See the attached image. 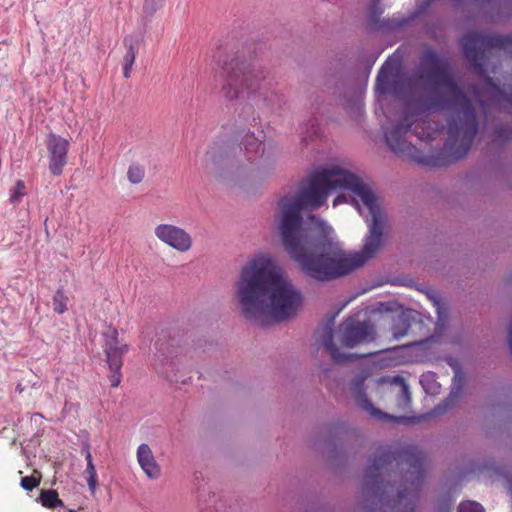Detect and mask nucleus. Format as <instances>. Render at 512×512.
Instances as JSON below:
<instances>
[{
    "label": "nucleus",
    "instance_id": "4",
    "mask_svg": "<svg viewBox=\"0 0 512 512\" xmlns=\"http://www.w3.org/2000/svg\"><path fill=\"white\" fill-rule=\"evenodd\" d=\"M426 476V455L414 445L379 447L364 478V493L379 497L389 512H414Z\"/></svg>",
    "mask_w": 512,
    "mask_h": 512
},
{
    "label": "nucleus",
    "instance_id": "30",
    "mask_svg": "<svg viewBox=\"0 0 512 512\" xmlns=\"http://www.w3.org/2000/svg\"><path fill=\"white\" fill-rule=\"evenodd\" d=\"M345 201H346V197H345L344 195H338V196L334 199V201H333V205H334V206H336V205H338V204H340V203H343V202H345Z\"/></svg>",
    "mask_w": 512,
    "mask_h": 512
},
{
    "label": "nucleus",
    "instance_id": "26",
    "mask_svg": "<svg viewBox=\"0 0 512 512\" xmlns=\"http://www.w3.org/2000/svg\"><path fill=\"white\" fill-rule=\"evenodd\" d=\"M25 195V184L18 180L13 189L10 190V202L17 203Z\"/></svg>",
    "mask_w": 512,
    "mask_h": 512
},
{
    "label": "nucleus",
    "instance_id": "16",
    "mask_svg": "<svg viewBox=\"0 0 512 512\" xmlns=\"http://www.w3.org/2000/svg\"><path fill=\"white\" fill-rule=\"evenodd\" d=\"M410 328V313L402 311L392 317L390 331L394 339H400L408 335Z\"/></svg>",
    "mask_w": 512,
    "mask_h": 512
},
{
    "label": "nucleus",
    "instance_id": "10",
    "mask_svg": "<svg viewBox=\"0 0 512 512\" xmlns=\"http://www.w3.org/2000/svg\"><path fill=\"white\" fill-rule=\"evenodd\" d=\"M342 345L353 348L373 338V328L367 322H360L353 317L347 318L339 327Z\"/></svg>",
    "mask_w": 512,
    "mask_h": 512
},
{
    "label": "nucleus",
    "instance_id": "3",
    "mask_svg": "<svg viewBox=\"0 0 512 512\" xmlns=\"http://www.w3.org/2000/svg\"><path fill=\"white\" fill-rule=\"evenodd\" d=\"M236 298L246 319L260 326L294 317L302 294L268 254H257L241 269Z\"/></svg>",
    "mask_w": 512,
    "mask_h": 512
},
{
    "label": "nucleus",
    "instance_id": "8",
    "mask_svg": "<svg viewBox=\"0 0 512 512\" xmlns=\"http://www.w3.org/2000/svg\"><path fill=\"white\" fill-rule=\"evenodd\" d=\"M156 238L174 250L185 253L192 248L193 239L188 231L173 224H158L154 229Z\"/></svg>",
    "mask_w": 512,
    "mask_h": 512
},
{
    "label": "nucleus",
    "instance_id": "17",
    "mask_svg": "<svg viewBox=\"0 0 512 512\" xmlns=\"http://www.w3.org/2000/svg\"><path fill=\"white\" fill-rule=\"evenodd\" d=\"M241 145L245 150V155L248 161H253L260 152L263 151L262 143L254 136L253 133L245 132L241 137Z\"/></svg>",
    "mask_w": 512,
    "mask_h": 512
},
{
    "label": "nucleus",
    "instance_id": "27",
    "mask_svg": "<svg viewBox=\"0 0 512 512\" xmlns=\"http://www.w3.org/2000/svg\"><path fill=\"white\" fill-rule=\"evenodd\" d=\"M164 0H144L143 11L152 16L163 6Z\"/></svg>",
    "mask_w": 512,
    "mask_h": 512
},
{
    "label": "nucleus",
    "instance_id": "6",
    "mask_svg": "<svg viewBox=\"0 0 512 512\" xmlns=\"http://www.w3.org/2000/svg\"><path fill=\"white\" fill-rule=\"evenodd\" d=\"M267 74L260 65L248 62L236 54L229 55L222 67V92L228 100L239 99L245 91L261 89Z\"/></svg>",
    "mask_w": 512,
    "mask_h": 512
},
{
    "label": "nucleus",
    "instance_id": "12",
    "mask_svg": "<svg viewBox=\"0 0 512 512\" xmlns=\"http://www.w3.org/2000/svg\"><path fill=\"white\" fill-rule=\"evenodd\" d=\"M118 330L115 327L109 326L103 333L104 338V351L106 360L110 369L121 370L123 365V356L128 352L126 344H119Z\"/></svg>",
    "mask_w": 512,
    "mask_h": 512
},
{
    "label": "nucleus",
    "instance_id": "34",
    "mask_svg": "<svg viewBox=\"0 0 512 512\" xmlns=\"http://www.w3.org/2000/svg\"><path fill=\"white\" fill-rule=\"evenodd\" d=\"M437 106L440 108H444L445 105H444V103H439Z\"/></svg>",
    "mask_w": 512,
    "mask_h": 512
},
{
    "label": "nucleus",
    "instance_id": "23",
    "mask_svg": "<svg viewBox=\"0 0 512 512\" xmlns=\"http://www.w3.org/2000/svg\"><path fill=\"white\" fill-rule=\"evenodd\" d=\"M40 482L41 475L35 470L33 475L22 477L20 485L24 490L32 491L34 488L39 486Z\"/></svg>",
    "mask_w": 512,
    "mask_h": 512
},
{
    "label": "nucleus",
    "instance_id": "9",
    "mask_svg": "<svg viewBox=\"0 0 512 512\" xmlns=\"http://www.w3.org/2000/svg\"><path fill=\"white\" fill-rule=\"evenodd\" d=\"M407 78L400 73L399 65L392 60H387L381 67L377 79L376 90L381 94H402V85Z\"/></svg>",
    "mask_w": 512,
    "mask_h": 512
},
{
    "label": "nucleus",
    "instance_id": "28",
    "mask_svg": "<svg viewBox=\"0 0 512 512\" xmlns=\"http://www.w3.org/2000/svg\"><path fill=\"white\" fill-rule=\"evenodd\" d=\"M110 371L111 375L109 376V379L111 382V386L118 387L122 379L121 370L110 369Z\"/></svg>",
    "mask_w": 512,
    "mask_h": 512
},
{
    "label": "nucleus",
    "instance_id": "14",
    "mask_svg": "<svg viewBox=\"0 0 512 512\" xmlns=\"http://www.w3.org/2000/svg\"><path fill=\"white\" fill-rule=\"evenodd\" d=\"M137 460L149 478H158L160 475V467L157 464L149 445L142 443L137 449Z\"/></svg>",
    "mask_w": 512,
    "mask_h": 512
},
{
    "label": "nucleus",
    "instance_id": "35",
    "mask_svg": "<svg viewBox=\"0 0 512 512\" xmlns=\"http://www.w3.org/2000/svg\"><path fill=\"white\" fill-rule=\"evenodd\" d=\"M75 511H76V510H75V509H72V508L68 509V512H75Z\"/></svg>",
    "mask_w": 512,
    "mask_h": 512
},
{
    "label": "nucleus",
    "instance_id": "7",
    "mask_svg": "<svg viewBox=\"0 0 512 512\" xmlns=\"http://www.w3.org/2000/svg\"><path fill=\"white\" fill-rule=\"evenodd\" d=\"M365 380L366 376L363 375L355 377L351 383V391L357 405L367 411L372 417L397 423H416L419 421V417L393 416L375 408L364 391Z\"/></svg>",
    "mask_w": 512,
    "mask_h": 512
},
{
    "label": "nucleus",
    "instance_id": "21",
    "mask_svg": "<svg viewBox=\"0 0 512 512\" xmlns=\"http://www.w3.org/2000/svg\"><path fill=\"white\" fill-rule=\"evenodd\" d=\"M457 5H471L479 8H486V7H492V8H499L504 3L505 0H456Z\"/></svg>",
    "mask_w": 512,
    "mask_h": 512
},
{
    "label": "nucleus",
    "instance_id": "18",
    "mask_svg": "<svg viewBox=\"0 0 512 512\" xmlns=\"http://www.w3.org/2000/svg\"><path fill=\"white\" fill-rule=\"evenodd\" d=\"M84 454H85V459L87 461V466H86L84 473L86 475V481H87L89 491H90L91 495L93 496V495H95V492H96V489L98 486L97 471H96L95 465L93 463L91 452L88 448L84 451Z\"/></svg>",
    "mask_w": 512,
    "mask_h": 512
},
{
    "label": "nucleus",
    "instance_id": "19",
    "mask_svg": "<svg viewBox=\"0 0 512 512\" xmlns=\"http://www.w3.org/2000/svg\"><path fill=\"white\" fill-rule=\"evenodd\" d=\"M41 505L48 509H55L57 507H65L64 502L59 498L56 490H42L39 496Z\"/></svg>",
    "mask_w": 512,
    "mask_h": 512
},
{
    "label": "nucleus",
    "instance_id": "24",
    "mask_svg": "<svg viewBox=\"0 0 512 512\" xmlns=\"http://www.w3.org/2000/svg\"><path fill=\"white\" fill-rule=\"evenodd\" d=\"M512 139V127L508 125H501L495 129L494 141L504 143Z\"/></svg>",
    "mask_w": 512,
    "mask_h": 512
},
{
    "label": "nucleus",
    "instance_id": "22",
    "mask_svg": "<svg viewBox=\"0 0 512 512\" xmlns=\"http://www.w3.org/2000/svg\"><path fill=\"white\" fill-rule=\"evenodd\" d=\"M145 176V170L143 166L139 164H131L127 171V178L132 184H139L143 181Z\"/></svg>",
    "mask_w": 512,
    "mask_h": 512
},
{
    "label": "nucleus",
    "instance_id": "15",
    "mask_svg": "<svg viewBox=\"0 0 512 512\" xmlns=\"http://www.w3.org/2000/svg\"><path fill=\"white\" fill-rule=\"evenodd\" d=\"M123 45L126 53L123 56V76L128 79L131 75V70L134 65L138 53V41L133 36H126L123 39Z\"/></svg>",
    "mask_w": 512,
    "mask_h": 512
},
{
    "label": "nucleus",
    "instance_id": "33",
    "mask_svg": "<svg viewBox=\"0 0 512 512\" xmlns=\"http://www.w3.org/2000/svg\"><path fill=\"white\" fill-rule=\"evenodd\" d=\"M509 345L510 348L512 349V327L509 330Z\"/></svg>",
    "mask_w": 512,
    "mask_h": 512
},
{
    "label": "nucleus",
    "instance_id": "1",
    "mask_svg": "<svg viewBox=\"0 0 512 512\" xmlns=\"http://www.w3.org/2000/svg\"><path fill=\"white\" fill-rule=\"evenodd\" d=\"M275 218L289 256L318 281L345 276L373 258L386 222L370 187L340 166L314 173L298 193L283 196Z\"/></svg>",
    "mask_w": 512,
    "mask_h": 512
},
{
    "label": "nucleus",
    "instance_id": "31",
    "mask_svg": "<svg viewBox=\"0 0 512 512\" xmlns=\"http://www.w3.org/2000/svg\"><path fill=\"white\" fill-rule=\"evenodd\" d=\"M402 394L403 396L409 401L410 400V393H409V390H408V387L406 384L403 383L402 385Z\"/></svg>",
    "mask_w": 512,
    "mask_h": 512
},
{
    "label": "nucleus",
    "instance_id": "5",
    "mask_svg": "<svg viewBox=\"0 0 512 512\" xmlns=\"http://www.w3.org/2000/svg\"><path fill=\"white\" fill-rule=\"evenodd\" d=\"M460 44L470 66L483 78L474 93L484 108L500 106L512 113V34L471 31Z\"/></svg>",
    "mask_w": 512,
    "mask_h": 512
},
{
    "label": "nucleus",
    "instance_id": "2",
    "mask_svg": "<svg viewBox=\"0 0 512 512\" xmlns=\"http://www.w3.org/2000/svg\"><path fill=\"white\" fill-rule=\"evenodd\" d=\"M420 63L419 77L442 90L454 110L448 122L445 144L442 149L426 155L408 141L411 134L422 141H430L440 131L437 122L412 111H406L400 123L385 130L384 137L394 153L407 156L423 166L443 167L468 153L478 131V121L471 100L453 78L450 60L441 57L433 49H426Z\"/></svg>",
    "mask_w": 512,
    "mask_h": 512
},
{
    "label": "nucleus",
    "instance_id": "36",
    "mask_svg": "<svg viewBox=\"0 0 512 512\" xmlns=\"http://www.w3.org/2000/svg\"><path fill=\"white\" fill-rule=\"evenodd\" d=\"M415 343H417V341L410 342L408 345H413Z\"/></svg>",
    "mask_w": 512,
    "mask_h": 512
},
{
    "label": "nucleus",
    "instance_id": "29",
    "mask_svg": "<svg viewBox=\"0 0 512 512\" xmlns=\"http://www.w3.org/2000/svg\"><path fill=\"white\" fill-rule=\"evenodd\" d=\"M379 0H373V4L369 8V14L371 17V20L376 22L377 17L382 13V10L378 7Z\"/></svg>",
    "mask_w": 512,
    "mask_h": 512
},
{
    "label": "nucleus",
    "instance_id": "20",
    "mask_svg": "<svg viewBox=\"0 0 512 512\" xmlns=\"http://www.w3.org/2000/svg\"><path fill=\"white\" fill-rule=\"evenodd\" d=\"M69 298L65 294L63 288H58L52 298L53 310L55 313L61 315L68 310Z\"/></svg>",
    "mask_w": 512,
    "mask_h": 512
},
{
    "label": "nucleus",
    "instance_id": "13",
    "mask_svg": "<svg viewBox=\"0 0 512 512\" xmlns=\"http://www.w3.org/2000/svg\"><path fill=\"white\" fill-rule=\"evenodd\" d=\"M333 326L334 321L333 319L329 320L325 326L321 329V332L318 331L319 339L324 346V348L327 350V352L330 354L331 358L337 362V363H344L349 360H351L354 357V354L346 355L344 353H341L338 347L333 342Z\"/></svg>",
    "mask_w": 512,
    "mask_h": 512
},
{
    "label": "nucleus",
    "instance_id": "32",
    "mask_svg": "<svg viewBox=\"0 0 512 512\" xmlns=\"http://www.w3.org/2000/svg\"><path fill=\"white\" fill-rule=\"evenodd\" d=\"M441 510H442L443 512H450V510H451V503H450V501H446V502L443 504V506L441 507Z\"/></svg>",
    "mask_w": 512,
    "mask_h": 512
},
{
    "label": "nucleus",
    "instance_id": "25",
    "mask_svg": "<svg viewBox=\"0 0 512 512\" xmlns=\"http://www.w3.org/2000/svg\"><path fill=\"white\" fill-rule=\"evenodd\" d=\"M458 512H485L484 507L476 501H462L458 508Z\"/></svg>",
    "mask_w": 512,
    "mask_h": 512
},
{
    "label": "nucleus",
    "instance_id": "11",
    "mask_svg": "<svg viewBox=\"0 0 512 512\" xmlns=\"http://www.w3.org/2000/svg\"><path fill=\"white\" fill-rule=\"evenodd\" d=\"M46 146L49 153V170L52 175L59 176L67 164L69 142L61 136L51 134Z\"/></svg>",
    "mask_w": 512,
    "mask_h": 512
}]
</instances>
